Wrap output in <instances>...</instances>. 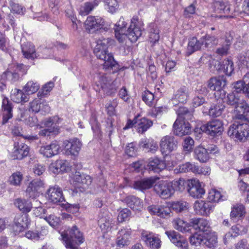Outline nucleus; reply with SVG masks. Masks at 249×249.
Listing matches in <instances>:
<instances>
[{"instance_id":"1","label":"nucleus","mask_w":249,"mask_h":249,"mask_svg":"<svg viewBox=\"0 0 249 249\" xmlns=\"http://www.w3.org/2000/svg\"><path fill=\"white\" fill-rule=\"evenodd\" d=\"M126 24L124 18H121L115 24V36L120 42H123L125 37H127L131 42H135L142 35V23L137 18H133L127 30Z\"/></svg>"},{"instance_id":"2","label":"nucleus","mask_w":249,"mask_h":249,"mask_svg":"<svg viewBox=\"0 0 249 249\" xmlns=\"http://www.w3.org/2000/svg\"><path fill=\"white\" fill-rule=\"evenodd\" d=\"M114 40L110 38L98 39L94 49L93 53L96 57L104 61L103 68L106 70H112L113 72L118 69V65L114 60L113 55L109 53L108 48Z\"/></svg>"},{"instance_id":"3","label":"nucleus","mask_w":249,"mask_h":249,"mask_svg":"<svg viewBox=\"0 0 249 249\" xmlns=\"http://www.w3.org/2000/svg\"><path fill=\"white\" fill-rule=\"evenodd\" d=\"M96 91L102 95L111 96L115 93L119 86V82L116 79L111 82L110 78L105 73H99L94 77Z\"/></svg>"},{"instance_id":"4","label":"nucleus","mask_w":249,"mask_h":249,"mask_svg":"<svg viewBox=\"0 0 249 249\" xmlns=\"http://www.w3.org/2000/svg\"><path fill=\"white\" fill-rule=\"evenodd\" d=\"M61 237L65 243L66 247L68 248L75 249L76 245L84 242L82 233L76 226H73L70 230H67L66 233H62Z\"/></svg>"},{"instance_id":"5","label":"nucleus","mask_w":249,"mask_h":249,"mask_svg":"<svg viewBox=\"0 0 249 249\" xmlns=\"http://www.w3.org/2000/svg\"><path fill=\"white\" fill-rule=\"evenodd\" d=\"M227 133L232 139L245 141L249 137V124L247 123L236 122L229 126Z\"/></svg>"},{"instance_id":"6","label":"nucleus","mask_w":249,"mask_h":249,"mask_svg":"<svg viewBox=\"0 0 249 249\" xmlns=\"http://www.w3.org/2000/svg\"><path fill=\"white\" fill-rule=\"evenodd\" d=\"M153 125V122L145 118H140V116H136L133 120H128L124 129H127L133 127H135L137 132L143 134Z\"/></svg>"},{"instance_id":"7","label":"nucleus","mask_w":249,"mask_h":249,"mask_svg":"<svg viewBox=\"0 0 249 249\" xmlns=\"http://www.w3.org/2000/svg\"><path fill=\"white\" fill-rule=\"evenodd\" d=\"M199 129L202 132L213 137L221 135L224 130L222 121L218 119L213 120L205 124H202Z\"/></svg>"},{"instance_id":"8","label":"nucleus","mask_w":249,"mask_h":249,"mask_svg":"<svg viewBox=\"0 0 249 249\" xmlns=\"http://www.w3.org/2000/svg\"><path fill=\"white\" fill-rule=\"evenodd\" d=\"M227 81L224 77H214L210 78L207 83L208 88L211 90L215 91V96L219 98L225 97L226 91L223 88L226 86Z\"/></svg>"},{"instance_id":"9","label":"nucleus","mask_w":249,"mask_h":249,"mask_svg":"<svg viewBox=\"0 0 249 249\" xmlns=\"http://www.w3.org/2000/svg\"><path fill=\"white\" fill-rule=\"evenodd\" d=\"M154 190L161 198L167 199L173 195L175 189L171 182L161 180L154 185Z\"/></svg>"},{"instance_id":"10","label":"nucleus","mask_w":249,"mask_h":249,"mask_svg":"<svg viewBox=\"0 0 249 249\" xmlns=\"http://www.w3.org/2000/svg\"><path fill=\"white\" fill-rule=\"evenodd\" d=\"M187 189L190 195L194 198H201L205 193V190L198 179L188 180Z\"/></svg>"},{"instance_id":"11","label":"nucleus","mask_w":249,"mask_h":249,"mask_svg":"<svg viewBox=\"0 0 249 249\" xmlns=\"http://www.w3.org/2000/svg\"><path fill=\"white\" fill-rule=\"evenodd\" d=\"M48 199L53 203L58 204L62 206L65 204V200L63 196L62 189L57 185L50 187L47 191Z\"/></svg>"},{"instance_id":"12","label":"nucleus","mask_w":249,"mask_h":249,"mask_svg":"<svg viewBox=\"0 0 249 249\" xmlns=\"http://www.w3.org/2000/svg\"><path fill=\"white\" fill-rule=\"evenodd\" d=\"M104 23V20L101 17L89 16L85 22V27L89 33H92L103 28Z\"/></svg>"},{"instance_id":"13","label":"nucleus","mask_w":249,"mask_h":249,"mask_svg":"<svg viewBox=\"0 0 249 249\" xmlns=\"http://www.w3.org/2000/svg\"><path fill=\"white\" fill-rule=\"evenodd\" d=\"M173 129L175 135L182 137L190 133L191 127L188 122L177 118L173 124Z\"/></svg>"},{"instance_id":"14","label":"nucleus","mask_w":249,"mask_h":249,"mask_svg":"<svg viewBox=\"0 0 249 249\" xmlns=\"http://www.w3.org/2000/svg\"><path fill=\"white\" fill-rule=\"evenodd\" d=\"M177 142L173 136H166L160 142V150L162 154L167 155L176 149Z\"/></svg>"},{"instance_id":"15","label":"nucleus","mask_w":249,"mask_h":249,"mask_svg":"<svg viewBox=\"0 0 249 249\" xmlns=\"http://www.w3.org/2000/svg\"><path fill=\"white\" fill-rule=\"evenodd\" d=\"M63 145L67 154L76 156L78 154L82 144L77 138H73L64 141Z\"/></svg>"},{"instance_id":"16","label":"nucleus","mask_w":249,"mask_h":249,"mask_svg":"<svg viewBox=\"0 0 249 249\" xmlns=\"http://www.w3.org/2000/svg\"><path fill=\"white\" fill-rule=\"evenodd\" d=\"M141 238L147 246L152 249H158L160 247V239L152 233L143 231L141 233Z\"/></svg>"},{"instance_id":"17","label":"nucleus","mask_w":249,"mask_h":249,"mask_svg":"<svg viewBox=\"0 0 249 249\" xmlns=\"http://www.w3.org/2000/svg\"><path fill=\"white\" fill-rule=\"evenodd\" d=\"M170 241L180 249H188L187 241L178 232L174 231L165 232Z\"/></svg>"},{"instance_id":"18","label":"nucleus","mask_w":249,"mask_h":249,"mask_svg":"<svg viewBox=\"0 0 249 249\" xmlns=\"http://www.w3.org/2000/svg\"><path fill=\"white\" fill-rule=\"evenodd\" d=\"M29 153L28 146L23 143L18 142L14 144V151L11 156L14 160H22L26 157Z\"/></svg>"},{"instance_id":"19","label":"nucleus","mask_w":249,"mask_h":249,"mask_svg":"<svg viewBox=\"0 0 249 249\" xmlns=\"http://www.w3.org/2000/svg\"><path fill=\"white\" fill-rule=\"evenodd\" d=\"M60 146L57 142H53L50 144L42 146L39 149V153L46 158H51L58 154Z\"/></svg>"},{"instance_id":"20","label":"nucleus","mask_w":249,"mask_h":249,"mask_svg":"<svg viewBox=\"0 0 249 249\" xmlns=\"http://www.w3.org/2000/svg\"><path fill=\"white\" fill-rule=\"evenodd\" d=\"M235 109L237 112L236 115L237 119L249 121V104L246 101L242 100Z\"/></svg>"},{"instance_id":"21","label":"nucleus","mask_w":249,"mask_h":249,"mask_svg":"<svg viewBox=\"0 0 249 249\" xmlns=\"http://www.w3.org/2000/svg\"><path fill=\"white\" fill-rule=\"evenodd\" d=\"M189 96V93L188 88L183 86L175 92L172 98V101L175 106L178 104V103H185L187 101Z\"/></svg>"},{"instance_id":"22","label":"nucleus","mask_w":249,"mask_h":249,"mask_svg":"<svg viewBox=\"0 0 249 249\" xmlns=\"http://www.w3.org/2000/svg\"><path fill=\"white\" fill-rule=\"evenodd\" d=\"M43 181L40 179L33 180L26 189V195L30 198H35L38 195V190L43 187Z\"/></svg>"},{"instance_id":"23","label":"nucleus","mask_w":249,"mask_h":249,"mask_svg":"<svg viewBox=\"0 0 249 249\" xmlns=\"http://www.w3.org/2000/svg\"><path fill=\"white\" fill-rule=\"evenodd\" d=\"M214 11L218 14H225L223 16L227 18H233L237 15L236 12L234 11V14L232 13L231 14V7L228 4H226L222 1H215L213 3Z\"/></svg>"},{"instance_id":"24","label":"nucleus","mask_w":249,"mask_h":249,"mask_svg":"<svg viewBox=\"0 0 249 249\" xmlns=\"http://www.w3.org/2000/svg\"><path fill=\"white\" fill-rule=\"evenodd\" d=\"M28 215L25 213L17 216L14 219V229L17 232H21L27 228L30 223Z\"/></svg>"},{"instance_id":"25","label":"nucleus","mask_w":249,"mask_h":249,"mask_svg":"<svg viewBox=\"0 0 249 249\" xmlns=\"http://www.w3.org/2000/svg\"><path fill=\"white\" fill-rule=\"evenodd\" d=\"M131 233V231L130 228H125L120 230L118 232V235L116 240V243L118 247H123L124 246L128 245L130 243V236Z\"/></svg>"},{"instance_id":"26","label":"nucleus","mask_w":249,"mask_h":249,"mask_svg":"<svg viewBox=\"0 0 249 249\" xmlns=\"http://www.w3.org/2000/svg\"><path fill=\"white\" fill-rule=\"evenodd\" d=\"M2 109L3 116L2 124H5L13 117L12 104L7 98H4L2 100Z\"/></svg>"},{"instance_id":"27","label":"nucleus","mask_w":249,"mask_h":249,"mask_svg":"<svg viewBox=\"0 0 249 249\" xmlns=\"http://www.w3.org/2000/svg\"><path fill=\"white\" fill-rule=\"evenodd\" d=\"M50 169L53 173L58 174L71 170V166L68 161L59 160L51 164Z\"/></svg>"},{"instance_id":"28","label":"nucleus","mask_w":249,"mask_h":249,"mask_svg":"<svg viewBox=\"0 0 249 249\" xmlns=\"http://www.w3.org/2000/svg\"><path fill=\"white\" fill-rule=\"evenodd\" d=\"M212 206L210 202H204L202 200L196 201L194 205L195 212L198 214L207 215L211 211Z\"/></svg>"},{"instance_id":"29","label":"nucleus","mask_w":249,"mask_h":249,"mask_svg":"<svg viewBox=\"0 0 249 249\" xmlns=\"http://www.w3.org/2000/svg\"><path fill=\"white\" fill-rule=\"evenodd\" d=\"M191 226L196 230L203 233L210 232V226L208 222L203 218H193L190 221Z\"/></svg>"},{"instance_id":"30","label":"nucleus","mask_w":249,"mask_h":249,"mask_svg":"<svg viewBox=\"0 0 249 249\" xmlns=\"http://www.w3.org/2000/svg\"><path fill=\"white\" fill-rule=\"evenodd\" d=\"M165 167V163L158 158H150L146 165V169L156 173H159Z\"/></svg>"},{"instance_id":"31","label":"nucleus","mask_w":249,"mask_h":249,"mask_svg":"<svg viewBox=\"0 0 249 249\" xmlns=\"http://www.w3.org/2000/svg\"><path fill=\"white\" fill-rule=\"evenodd\" d=\"M21 50L24 58L34 60L37 57L35 47L31 42H27L21 45Z\"/></svg>"},{"instance_id":"32","label":"nucleus","mask_w":249,"mask_h":249,"mask_svg":"<svg viewBox=\"0 0 249 249\" xmlns=\"http://www.w3.org/2000/svg\"><path fill=\"white\" fill-rule=\"evenodd\" d=\"M73 179L78 185L83 188L88 187L92 182L91 178L89 176L82 174L79 172H75Z\"/></svg>"},{"instance_id":"33","label":"nucleus","mask_w":249,"mask_h":249,"mask_svg":"<svg viewBox=\"0 0 249 249\" xmlns=\"http://www.w3.org/2000/svg\"><path fill=\"white\" fill-rule=\"evenodd\" d=\"M203 45L202 37L199 40L195 37L192 38L188 42L186 54L189 56L195 52L200 50Z\"/></svg>"},{"instance_id":"34","label":"nucleus","mask_w":249,"mask_h":249,"mask_svg":"<svg viewBox=\"0 0 249 249\" xmlns=\"http://www.w3.org/2000/svg\"><path fill=\"white\" fill-rule=\"evenodd\" d=\"M112 219L107 213H100L99 215L98 225L104 232H107L112 227Z\"/></svg>"},{"instance_id":"35","label":"nucleus","mask_w":249,"mask_h":249,"mask_svg":"<svg viewBox=\"0 0 249 249\" xmlns=\"http://www.w3.org/2000/svg\"><path fill=\"white\" fill-rule=\"evenodd\" d=\"M155 179L152 178H146L134 182L133 186L134 189L143 191L151 188L155 183Z\"/></svg>"},{"instance_id":"36","label":"nucleus","mask_w":249,"mask_h":249,"mask_svg":"<svg viewBox=\"0 0 249 249\" xmlns=\"http://www.w3.org/2000/svg\"><path fill=\"white\" fill-rule=\"evenodd\" d=\"M127 205L134 210H141L143 207V202L139 198L134 196H129L124 200Z\"/></svg>"},{"instance_id":"37","label":"nucleus","mask_w":249,"mask_h":249,"mask_svg":"<svg viewBox=\"0 0 249 249\" xmlns=\"http://www.w3.org/2000/svg\"><path fill=\"white\" fill-rule=\"evenodd\" d=\"M246 213L245 207L241 204L233 206L231 212V218L234 222H237L245 216Z\"/></svg>"},{"instance_id":"38","label":"nucleus","mask_w":249,"mask_h":249,"mask_svg":"<svg viewBox=\"0 0 249 249\" xmlns=\"http://www.w3.org/2000/svg\"><path fill=\"white\" fill-rule=\"evenodd\" d=\"M203 245H205L210 249L214 248L216 246L217 244V238L215 232L210 231L203 233Z\"/></svg>"},{"instance_id":"39","label":"nucleus","mask_w":249,"mask_h":249,"mask_svg":"<svg viewBox=\"0 0 249 249\" xmlns=\"http://www.w3.org/2000/svg\"><path fill=\"white\" fill-rule=\"evenodd\" d=\"M19 78V75L15 71V69H8L1 74L0 81L4 86H5V85L3 83L4 81L8 80L13 83L18 81Z\"/></svg>"},{"instance_id":"40","label":"nucleus","mask_w":249,"mask_h":249,"mask_svg":"<svg viewBox=\"0 0 249 249\" xmlns=\"http://www.w3.org/2000/svg\"><path fill=\"white\" fill-rule=\"evenodd\" d=\"M194 153L195 158L201 162H206L210 158L208 151L206 148L201 146L195 148Z\"/></svg>"},{"instance_id":"41","label":"nucleus","mask_w":249,"mask_h":249,"mask_svg":"<svg viewBox=\"0 0 249 249\" xmlns=\"http://www.w3.org/2000/svg\"><path fill=\"white\" fill-rule=\"evenodd\" d=\"M11 99L14 102L19 103L26 102L28 101V98L22 90L15 89H12L11 94Z\"/></svg>"},{"instance_id":"42","label":"nucleus","mask_w":249,"mask_h":249,"mask_svg":"<svg viewBox=\"0 0 249 249\" xmlns=\"http://www.w3.org/2000/svg\"><path fill=\"white\" fill-rule=\"evenodd\" d=\"M222 99L223 98H219L217 104L212 106L210 108V115L213 117H216L221 115L225 107Z\"/></svg>"},{"instance_id":"43","label":"nucleus","mask_w":249,"mask_h":249,"mask_svg":"<svg viewBox=\"0 0 249 249\" xmlns=\"http://www.w3.org/2000/svg\"><path fill=\"white\" fill-rule=\"evenodd\" d=\"M14 204L24 213L29 212L32 208L31 202L24 199L17 198L15 200Z\"/></svg>"},{"instance_id":"44","label":"nucleus","mask_w":249,"mask_h":249,"mask_svg":"<svg viewBox=\"0 0 249 249\" xmlns=\"http://www.w3.org/2000/svg\"><path fill=\"white\" fill-rule=\"evenodd\" d=\"M178 118L181 119L191 120L193 116V110H189L184 107H180L176 111Z\"/></svg>"},{"instance_id":"45","label":"nucleus","mask_w":249,"mask_h":249,"mask_svg":"<svg viewBox=\"0 0 249 249\" xmlns=\"http://www.w3.org/2000/svg\"><path fill=\"white\" fill-rule=\"evenodd\" d=\"M173 224L175 229L181 232L189 231V228L191 226L190 223L188 224L179 218H175L173 221Z\"/></svg>"},{"instance_id":"46","label":"nucleus","mask_w":249,"mask_h":249,"mask_svg":"<svg viewBox=\"0 0 249 249\" xmlns=\"http://www.w3.org/2000/svg\"><path fill=\"white\" fill-rule=\"evenodd\" d=\"M232 42V37L231 36L226 37L222 46L216 49V53L221 56L227 55L228 53L230 46Z\"/></svg>"},{"instance_id":"47","label":"nucleus","mask_w":249,"mask_h":249,"mask_svg":"<svg viewBox=\"0 0 249 249\" xmlns=\"http://www.w3.org/2000/svg\"><path fill=\"white\" fill-rule=\"evenodd\" d=\"M149 39L151 42L155 43L158 42L160 39L159 30L158 27L154 23H151L149 26Z\"/></svg>"},{"instance_id":"48","label":"nucleus","mask_w":249,"mask_h":249,"mask_svg":"<svg viewBox=\"0 0 249 249\" xmlns=\"http://www.w3.org/2000/svg\"><path fill=\"white\" fill-rule=\"evenodd\" d=\"M204 47L206 48H211L218 44V39L214 36L210 35H206L202 37Z\"/></svg>"},{"instance_id":"49","label":"nucleus","mask_w":249,"mask_h":249,"mask_svg":"<svg viewBox=\"0 0 249 249\" xmlns=\"http://www.w3.org/2000/svg\"><path fill=\"white\" fill-rule=\"evenodd\" d=\"M219 69L227 75L230 76L234 71L233 63L229 59L225 60Z\"/></svg>"},{"instance_id":"50","label":"nucleus","mask_w":249,"mask_h":249,"mask_svg":"<svg viewBox=\"0 0 249 249\" xmlns=\"http://www.w3.org/2000/svg\"><path fill=\"white\" fill-rule=\"evenodd\" d=\"M239 96L234 92H232L227 95V103L234 107L235 109L241 102Z\"/></svg>"},{"instance_id":"51","label":"nucleus","mask_w":249,"mask_h":249,"mask_svg":"<svg viewBox=\"0 0 249 249\" xmlns=\"http://www.w3.org/2000/svg\"><path fill=\"white\" fill-rule=\"evenodd\" d=\"M39 88V84L33 81H30L27 82L24 87L25 91L28 94H33L36 92Z\"/></svg>"},{"instance_id":"52","label":"nucleus","mask_w":249,"mask_h":249,"mask_svg":"<svg viewBox=\"0 0 249 249\" xmlns=\"http://www.w3.org/2000/svg\"><path fill=\"white\" fill-rule=\"evenodd\" d=\"M97 5L98 3L96 0L92 2H86L84 3V5L81 7L80 13L81 15H87Z\"/></svg>"},{"instance_id":"53","label":"nucleus","mask_w":249,"mask_h":249,"mask_svg":"<svg viewBox=\"0 0 249 249\" xmlns=\"http://www.w3.org/2000/svg\"><path fill=\"white\" fill-rule=\"evenodd\" d=\"M23 179L22 174L19 172L14 173L9 178V182L11 185H19Z\"/></svg>"},{"instance_id":"54","label":"nucleus","mask_w":249,"mask_h":249,"mask_svg":"<svg viewBox=\"0 0 249 249\" xmlns=\"http://www.w3.org/2000/svg\"><path fill=\"white\" fill-rule=\"evenodd\" d=\"M204 235L195 234L190 238V242L191 245L195 246L203 245Z\"/></svg>"},{"instance_id":"55","label":"nucleus","mask_w":249,"mask_h":249,"mask_svg":"<svg viewBox=\"0 0 249 249\" xmlns=\"http://www.w3.org/2000/svg\"><path fill=\"white\" fill-rule=\"evenodd\" d=\"M232 86L233 88V92L236 93H242L244 94L245 91L244 89H245V86H246L244 81L239 80L234 82L232 84Z\"/></svg>"},{"instance_id":"56","label":"nucleus","mask_w":249,"mask_h":249,"mask_svg":"<svg viewBox=\"0 0 249 249\" xmlns=\"http://www.w3.org/2000/svg\"><path fill=\"white\" fill-rule=\"evenodd\" d=\"M222 196L220 192L215 189H212L209 193L208 199L210 201L218 202L221 199Z\"/></svg>"},{"instance_id":"57","label":"nucleus","mask_w":249,"mask_h":249,"mask_svg":"<svg viewBox=\"0 0 249 249\" xmlns=\"http://www.w3.org/2000/svg\"><path fill=\"white\" fill-rule=\"evenodd\" d=\"M104 2L108 6V11L111 13H114L119 8L117 0H103Z\"/></svg>"},{"instance_id":"58","label":"nucleus","mask_w":249,"mask_h":249,"mask_svg":"<svg viewBox=\"0 0 249 249\" xmlns=\"http://www.w3.org/2000/svg\"><path fill=\"white\" fill-rule=\"evenodd\" d=\"M171 207L177 212H181L187 209V202L183 201L174 202L171 205Z\"/></svg>"},{"instance_id":"59","label":"nucleus","mask_w":249,"mask_h":249,"mask_svg":"<svg viewBox=\"0 0 249 249\" xmlns=\"http://www.w3.org/2000/svg\"><path fill=\"white\" fill-rule=\"evenodd\" d=\"M44 219L51 226L53 227L57 226L60 222V218L52 213L49 214L48 216H45Z\"/></svg>"},{"instance_id":"60","label":"nucleus","mask_w":249,"mask_h":249,"mask_svg":"<svg viewBox=\"0 0 249 249\" xmlns=\"http://www.w3.org/2000/svg\"><path fill=\"white\" fill-rule=\"evenodd\" d=\"M53 87L54 84L52 82L50 81L46 83L43 86L41 90L38 92V95L41 97H44L52 89Z\"/></svg>"},{"instance_id":"61","label":"nucleus","mask_w":249,"mask_h":249,"mask_svg":"<svg viewBox=\"0 0 249 249\" xmlns=\"http://www.w3.org/2000/svg\"><path fill=\"white\" fill-rule=\"evenodd\" d=\"M194 141L192 138L190 137H186L183 143L184 151L186 152H189L193 148Z\"/></svg>"},{"instance_id":"62","label":"nucleus","mask_w":249,"mask_h":249,"mask_svg":"<svg viewBox=\"0 0 249 249\" xmlns=\"http://www.w3.org/2000/svg\"><path fill=\"white\" fill-rule=\"evenodd\" d=\"M131 211L127 209H123L121 210L118 216V220L119 222H123L126 220L131 215Z\"/></svg>"},{"instance_id":"63","label":"nucleus","mask_w":249,"mask_h":249,"mask_svg":"<svg viewBox=\"0 0 249 249\" xmlns=\"http://www.w3.org/2000/svg\"><path fill=\"white\" fill-rule=\"evenodd\" d=\"M142 100L148 106L152 105V102L154 99V96L149 91H145L142 95Z\"/></svg>"},{"instance_id":"64","label":"nucleus","mask_w":249,"mask_h":249,"mask_svg":"<svg viewBox=\"0 0 249 249\" xmlns=\"http://www.w3.org/2000/svg\"><path fill=\"white\" fill-rule=\"evenodd\" d=\"M125 153L130 157H134L136 155L137 147L134 142L128 143L125 150Z\"/></svg>"}]
</instances>
